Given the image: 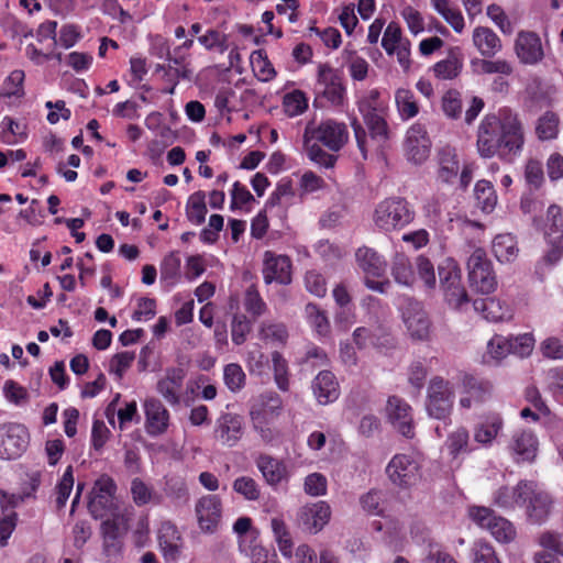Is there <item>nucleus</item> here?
<instances>
[{"label":"nucleus","instance_id":"1","mask_svg":"<svg viewBox=\"0 0 563 563\" xmlns=\"http://www.w3.org/2000/svg\"><path fill=\"white\" fill-rule=\"evenodd\" d=\"M525 135L516 115L506 113L503 119L495 115L485 117L477 131V152L481 157L497 156L506 163H512L520 156Z\"/></svg>","mask_w":563,"mask_h":563},{"label":"nucleus","instance_id":"2","mask_svg":"<svg viewBox=\"0 0 563 563\" xmlns=\"http://www.w3.org/2000/svg\"><path fill=\"white\" fill-rule=\"evenodd\" d=\"M357 108L363 117L372 140L384 143L388 140L389 130L386 122V106L379 99L377 89L371 90L367 96L357 102Z\"/></svg>","mask_w":563,"mask_h":563},{"label":"nucleus","instance_id":"3","mask_svg":"<svg viewBox=\"0 0 563 563\" xmlns=\"http://www.w3.org/2000/svg\"><path fill=\"white\" fill-rule=\"evenodd\" d=\"M455 393L453 385L441 376L430 379L424 407L430 418L446 420L452 411Z\"/></svg>","mask_w":563,"mask_h":563},{"label":"nucleus","instance_id":"4","mask_svg":"<svg viewBox=\"0 0 563 563\" xmlns=\"http://www.w3.org/2000/svg\"><path fill=\"white\" fill-rule=\"evenodd\" d=\"M440 286L446 303L456 310H463L470 298L461 283V269L452 260L445 261L438 269Z\"/></svg>","mask_w":563,"mask_h":563},{"label":"nucleus","instance_id":"5","mask_svg":"<svg viewBox=\"0 0 563 563\" xmlns=\"http://www.w3.org/2000/svg\"><path fill=\"white\" fill-rule=\"evenodd\" d=\"M412 219L413 212L402 198H389L382 201L374 213L375 224L384 231L401 229Z\"/></svg>","mask_w":563,"mask_h":563},{"label":"nucleus","instance_id":"6","mask_svg":"<svg viewBox=\"0 0 563 563\" xmlns=\"http://www.w3.org/2000/svg\"><path fill=\"white\" fill-rule=\"evenodd\" d=\"M468 516L477 526L487 529L500 543H509L516 538L514 525L506 518L496 516L488 507L472 506L468 508Z\"/></svg>","mask_w":563,"mask_h":563},{"label":"nucleus","instance_id":"7","mask_svg":"<svg viewBox=\"0 0 563 563\" xmlns=\"http://www.w3.org/2000/svg\"><path fill=\"white\" fill-rule=\"evenodd\" d=\"M360 268L364 272V283L368 289L385 294L390 287L388 279L375 280L372 277H382L386 271L385 260L373 249L360 247L355 254Z\"/></svg>","mask_w":563,"mask_h":563},{"label":"nucleus","instance_id":"8","mask_svg":"<svg viewBox=\"0 0 563 563\" xmlns=\"http://www.w3.org/2000/svg\"><path fill=\"white\" fill-rule=\"evenodd\" d=\"M303 139H313L330 151L338 152L346 144L349 131L344 123L328 119L319 125L309 122L306 125Z\"/></svg>","mask_w":563,"mask_h":563},{"label":"nucleus","instance_id":"9","mask_svg":"<svg viewBox=\"0 0 563 563\" xmlns=\"http://www.w3.org/2000/svg\"><path fill=\"white\" fill-rule=\"evenodd\" d=\"M30 444L27 428L18 422L0 424V459L16 460L26 451Z\"/></svg>","mask_w":563,"mask_h":563},{"label":"nucleus","instance_id":"10","mask_svg":"<svg viewBox=\"0 0 563 563\" xmlns=\"http://www.w3.org/2000/svg\"><path fill=\"white\" fill-rule=\"evenodd\" d=\"M533 344L534 339L528 333L517 336L496 334L487 343V354L495 361H500L509 354L525 357L532 352Z\"/></svg>","mask_w":563,"mask_h":563},{"label":"nucleus","instance_id":"11","mask_svg":"<svg viewBox=\"0 0 563 563\" xmlns=\"http://www.w3.org/2000/svg\"><path fill=\"white\" fill-rule=\"evenodd\" d=\"M468 280L473 288L482 294L495 290L497 282L492 263L483 249H476L467 261Z\"/></svg>","mask_w":563,"mask_h":563},{"label":"nucleus","instance_id":"12","mask_svg":"<svg viewBox=\"0 0 563 563\" xmlns=\"http://www.w3.org/2000/svg\"><path fill=\"white\" fill-rule=\"evenodd\" d=\"M400 310L410 336L415 340H426L430 333L431 321L422 302L413 298H405Z\"/></svg>","mask_w":563,"mask_h":563},{"label":"nucleus","instance_id":"13","mask_svg":"<svg viewBox=\"0 0 563 563\" xmlns=\"http://www.w3.org/2000/svg\"><path fill=\"white\" fill-rule=\"evenodd\" d=\"M132 508H124L123 514L106 519L101 523L103 550L108 556L117 555L122 547V538L129 529Z\"/></svg>","mask_w":563,"mask_h":563},{"label":"nucleus","instance_id":"14","mask_svg":"<svg viewBox=\"0 0 563 563\" xmlns=\"http://www.w3.org/2000/svg\"><path fill=\"white\" fill-rule=\"evenodd\" d=\"M514 51L518 60L527 66L538 65L545 56L541 37L533 31L518 32Z\"/></svg>","mask_w":563,"mask_h":563},{"label":"nucleus","instance_id":"15","mask_svg":"<svg viewBox=\"0 0 563 563\" xmlns=\"http://www.w3.org/2000/svg\"><path fill=\"white\" fill-rule=\"evenodd\" d=\"M386 473L393 484L408 487L419 478V464L410 455L397 454L388 463Z\"/></svg>","mask_w":563,"mask_h":563},{"label":"nucleus","instance_id":"16","mask_svg":"<svg viewBox=\"0 0 563 563\" xmlns=\"http://www.w3.org/2000/svg\"><path fill=\"white\" fill-rule=\"evenodd\" d=\"M404 147L407 158L415 164L429 157L431 141L423 124L415 123L407 130Z\"/></svg>","mask_w":563,"mask_h":563},{"label":"nucleus","instance_id":"17","mask_svg":"<svg viewBox=\"0 0 563 563\" xmlns=\"http://www.w3.org/2000/svg\"><path fill=\"white\" fill-rule=\"evenodd\" d=\"M213 435L222 445L232 448L243 435V419L231 412H222L216 420Z\"/></svg>","mask_w":563,"mask_h":563},{"label":"nucleus","instance_id":"18","mask_svg":"<svg viewBox=\"0 0 563 563\" xmlns=\"http://www.w3.org/2000/svg\"><path fill=\"white\" fill-rule=\"evenodd\" d=\"M196 515L201 531L213 533L217 531L222 517V504L218 496L207 495L196 504Z\"/></svg>","mask_w":563,"mask_h":563},{"label":"nucleus","instance_id":"19","mask_svg":"<svg viewBox=\"0 0 563 563\" xmlns=\"http://www.w3.org/2000/svg\"><path fill=\"white\" fill-rule=\"evenodd\" d=\"M387 412L393 427L405 438L415 437V424L411 413V407L401 398L389 397L387 401Z\"/></svg>","mask_w":563,"mask_h":563},{"label":"nucleus","instance_id":"20","mask_svg":"<svg viewBox=\"0 0 563 563\" xmlns=\"http://www.w3.org/2000/svg\"><path fill=\"white\" fill-rule=\"evenodd\" d=\"M532 493V482L520 481L516 486H501L493 494V503L499 508L511 510L527 504Z\"/></svg>","mask_w":563,"mask_h":563},{"label":"nucleus","instance_id":"21","mask_svg":"<svg viewBox=\"0 0 563 563\" xmlns=\"http://www.w3.org/2000/svg\"><path fill=\"white\" fill-rule=\"evenodd\" d=\"M331 508L325 501L303 506L298 512V522L303 530L318 533L329 522Z\"/></svg>","mask_w":563,"mask_h":563},{"label":"nucleus","instance_id":"22","mask_svg":"<svg viewBox=\"0 0 563 563\" xmlns=\"http://www.w3.org/2000/svg\"><path fill=\"white\" fill-rule=\"evenodd\" d=\"M318 82L323 87V97L333 106H340L344 101L345 88L341 76L328 64L319 65Z\"/></svg>","mask_w":563,"mask_h":563},{"label":"nucleus","instance_id":"23","mask_svg":"<svg viewBox=\"0 0 563 563\" xmlns=\"http://www.w3.org/2000/svg\"><path fill=\"white\" fill-rule=\"evenodd\" d=\"M264 280L266 284L277 282L288 285L291 282V262L286 255H274L271 252L265 253L264 261Z\"/></svg>","mask_w":563,"mask_h":563},{"label":"nucleus","instance_id":"24","mask_svg":"<svg viewBox=\"0 0 563 563\" xmlns=\"http://www.w3.org/2000/svg\"><path fill=\"white\" fill-rule=\"evenodd\" d=\"M508 449L516 462H531L537 454L538 440L533 432L518 430L512 434Z\"/></svg>","mask_w":563,"mask_h":563},{"label":"nucleus","instance_id":"25","mask_svg":"<svg viewBox=\"0 0 563 563\" xmlns=\"http://www.w3.org/2000/svg\"><path fill=\"white\" fill-rule=\"evenodd\" d=\"M145 410V427L150 435L163 434L169 422V412L161 400L156 398L146 399L144 402Z\"/></svg>","mask_w":563,"mask_h":563},{"label":"nucleus","instance_id":"26","mask_svg":"<svg viewBox=\"0 0 563 563\" xmlns=\"http://www.w3.org/2000/svg\"><path fill=\"white\" fill-rule=\"evenodd\" d=\"M311 389L320 405L331 404L340 396L339 383L330 371H320L311 383Z\"/></svg>","mask_w":563,"mask_h":563},{"label":"nucleus","instance_id":"27","mask_svg":"<svg viewBox=\"0 0 563 563\" xmlns=\"http://www.w3.org/2000/svg\"><path fill=\"white\" fill-rule=\"evenodd\" d=\"M552 500L549 494L538 489L537 485L532 482V493L527 498V517L530 522L536 525L543 523L551 510Z\"/></svg>","mask_w":563,"mask_h":563},{"label":"nucleus","instance_id":"28","mask_svg":"<svg viewBox=\"0 0 563 563\" xmlns=\"http://www.w3.org/2000/svg\"><path fill=\"white\" fill-rule=\"evenodd\" d=\"M503 428V418L497 413L489 415L474 427V440L478 444L489 448L493 445L494 440L498 437Z\"/></svg>","mask_w":563,"mask_h":563},{"label":"nucleus","instance_id":"29","mask_svg":"<svg viewBox=\"0 0 563 563\" xmlns=\"http://www.w3.org/2000/svg\"><path fill=\"white\" fill-rule=\"evenodd\" d=\"M474 310L493 322L504 321L511 318L512 312L508 305L496 298H478L473 301Z\"/></svg>","mask_w":563,"mask_h":563},{"label":"nucleus","instance_id":"30","mask_svg":"<svg viewBox=\"0 0 563 563\" xmlns=\"http://www.w3.org/2000/svg\"><path fill=\"white\" fill-rule=\"evenodd\" d=\"M185 378V372L181 368H169L166 372V376L158 380L157 391L165 398L170 405L179 404V390L183 386Z\"/></svg>","mask_w":563,"mask_h":563},{"label":"nucleus","instance_id":"31","mask_svg":"<svg viewBox=\"0 0 563 563\" xmlns=\"http://www.w3.org/2000/svg\"><path fill=\"white\" fill-rule=\"evenodd\" d=\"M473 44L482 56L490 58L503 48L499 36L489 27L477 26L473 31Z\"/></svg>","mask_w":563,"mask_h":563},{"label":"nucleus","instance_id":"32","mask_svg":"<svg viewBox=\"0 0 563 563\" xmlns=\"http://www.w3.org/2000/svg\"><path fill=\"white\" fill-rule=\"evenodd\" d=\"M256 466L269 485L279 484L286 476L284 463L267 454H261L257 457Z\"/></svg>","mask_w":563,"mask_h":563},{"label":"nucleus","instance_id":"33","mask_svg":"<svg viewBox=\"0 0 563 563\" xmlns=\"http://www.w3.org/2000/svg\"><path fill=\"white\" fill-rule=\"evenodd\" d=\"M88 508L91 516L96 519H103L108 516L114 517V514H123V510L115 505V499L112 495L91 494Z\"/></svg>","mask_w":563,"mask_h":563},{"label":"nucleus","instance_id":"34","mask_svg":"<svg viewBox=\"0 0 563 563\" xmlns=\"http://www.w3.org/2000/svg\"><path fill=\"white\" fill-rule=\"evenodd\" d=\"M439 174L438 177L443 183H452L456 178L460 165L456 158L455 150L445 146L439 151Z\"/></svg>","mask_w":563,"mask_h":563},{"label":"nucleus","instance_id":"35","mask_svg":"<svg viewBox=\"0 0 563 563\" xmlns=\"http://www.w3.org/2000/svg\"><path fill=\"white\" fill-rule=\"evenodd\" d=\"M394 280L402 286H411L416 279L412 264L404 253H396L390 267Z\"/></svg>","mask_w":563,"mask_h":563},{"label":"nucleus","instance_id":"36","mask_svg":"<svg viewBox=\"0 0 563 563\" xmlns=\"http://www.w3.org/2000/svg\"><path fill=\"white\" fill-rule=\"evenodd\" d=\"M473 71L478 75L499 74L510 76L514 73V66L506 59H488V58H474L471 60Z\"/></svg>","mask_w":563,"mask_h":563},{"label":"nucleus","instance_id":"37","mask_svg":"<svg viewBox=\"0 0 563 563\" xmlns=\"http://www.w3.org/2000/svg\"><path fill=\"white\" fill-rule=\"evenodd\" d=\"M492 249L496 258L501 263L514 261L519 251L516 238L509 233L496 235Z\"/></svg>","mask_w":563,"mask_h":563},{"label":"nucleus","instance_id":"38","mask_svg":"<svg viewBox=\"0 0 563 563\" xmlns=\"http://www.w3.org/2000/svg\"><path fill=\"white\" fill-rule=\"evenodd\" d=\"M395 102L401 120H409L419 113V106L415 93L406 88H399L395 92Z\"/></svg>","mask_w":563,"mask_h":563},{"label":"nucleus","instance_id":"39","mask_svg":"<svg viewBox=\"0 0 563 563\" xmlns=\"http://www.w3.org/2000/svg\"><path fill=\"white\" fill-rule=\"evenodd\" d=\"M431 4L456 33L464 30L465 23L461 11L452 7L449 0H431Z\"/></svg>","mask_w":563,"mask_h":563},{"label":"nucleus","instance_id":"40","mask_svg":"<svg viewBox=\"0 0 563 563\" xmlns=\"http://www.w3.org/2000/svg\"><path fill=\"white\" fill-rule=\"evenodd\" d=\"M474 196L477 207L484 212L489 213L494 210L497 203V195L490 181L484 179L478 180L474 188Z\"/></svg>","mask_w":563,"mask_h":563},{"label":"nucleus","instance_id":"41","mask_svg":"<svg viewBox=\"0 0 563 563\" xmlns=\"http://www.w3.org/2000/svg\"><path fill=\"white\" fill-rule=\"evenodd\" d=\"M461 69L462 60L455 49H452L445 59L438 62L433 66L435 77L443 80L455 78Z\"/></svg>","mask_w":563,"mask_h":563},{"label":"nucleus","instance_id":"42","mask_svg":"<svg viewBox=\"0 0 563 563\" xmlns=\"http://www.w3.org/2000/svg\"><path fill=\"white\" fill-rule=\"evenodd\" d=\"M463 387L465 394L473 397L475 404L486 400L492 393V385L487 380L478 379L471 375H465L463 378Z\"/></svg>","mask_w":563,"mask_h":563},{"label":"nucleus","instance_id":"43","mask_svg":"<svg viewBox=\"0 0 563 563\" xmlns=\"http://www.w3.org/2000/svg\"><path fill=\"white\" fill-rule=\"evenodd\" d=\"M130 492L134 504L139 507L150 503H161V497L139 477L132 479Z\"/></svg>","mask_w":563,"mask_h":563},{"label":"nucleus","instance_id":"44","mask_svg":"<svg viewBox=\"0 0 563 563\" xmlns=\"http://www.w3.org/2000/svg\"><path fill=\"white\" fill-rule=\"evenodd\" d=\"M205 198L206 196L202 191H197L192 194L187 201V218L195 224H201L205 222L207 214Z\"/></svg>","mask_w":563,"mask_h":563},{"label":"nucleus","instance_id":"45","mask_svg":"<svg viewBox=\"0 0 563 563\" xmlns=\"http://www.w3.org/2000/svg\"><path fill=\"white\" fill-rule=\"evenodd\" d=\"M275 402H276V405L272 406L271 409L268 410L266 408L264 398L261 397V399H258L251 407V410H250L251 420H252L254 429L257 430L258 432L265 431V426L268 424V416H272L274 408H279V404H278L277 399L275 400Z\"/></svg>","mask_w":563,"mask_h":563},{"label":"nucleus","instance_id":"46","mask_svg":"<svg viewBox=\"0 0 563 563\" xmlns=\"http://www.w3.org/2000/svg\"><path fill=\"white\" fill-rule=\"evenodd\" d=\"M472 563H501L494 547L484 540H477L471 548Z\"/></svg>","mask_w":563,"mask_h":563},{"label":"nucleus","instance_id":"47","mask_svg":"<svg viewBox=\"0 0 563 563\" xmlns=\"http://www.w3.org/2000/svg\"><path fill=\"white\" fill-rule=\"evenodd\" d=\"M545 236H552V240L563 238V214L562 209L556 205H551L547 211Z\"/></svg>","mask_w":563,"mask_h":563},{"label":"nucleus","instance_id":"48","mask_svg":"<svg viewBox=\"0 0 563 563\" xmlns=\"http://www.w3.org/2000/svg\"><path fill=\"white\" fill-rule=\"evenodd\" d=\"M536 132L540 140L555 139L559 132V117L553 112H545L538 120Z\"/></svg>","mask_w":563,"mask_h":563},{"label":"nucleus","instance_id":"49","mask_svg":"<svg viewBox=\"0 0 563 563\" xmlns=\"http://www.w3.org/2000/svg\"><path fill=\"white\" fill-rule=\"evenodd\" d=\"M312 141L313 139H303V146L308 157L320 166H324L327 168L333 167L336 156L327 153L320 147V145L312 143Z\"/></svg>","mask_w":563,"mask_h":563},{"label":"nucleus","instance_id":"50","mask_svg":"<svg viewBox=\"0 0 563 563\" xmlns=\"http://www.w3.org/2000/svg\"><path fill=\"white\" fill-rule=\"evenodd\" d=\"M258 335L261 340L283 344L288 338V332L283 323L262 322Z\"/></svg>","mask_w":563,"mask_h":563},{"label":"nucleus","instance_id":"51","mask_svg":"<svg viewBox=\"0 0 563 563\" xmlns=\"http://www.w3.org/2000/svg\"><path fill=\"white\" fill-rule=\"evenodd\" d=\"M5 498L7 497L3 494L1 499L3 517L0 519V547L2 548L8 544V540L16 526V512L12 508L8 509L4 507L3 503Z\"/></svg>","mask_w":563,"mask_h":563},{"label":"nucleus","instance_id":"52","mask_svg":"<svg viewBox=\"0 0 563 563\" xmlns=\"http://www.w3.org/2000/svg\"><path fill=\"white\" fill-rule=\"evenodd\" d=\"M251 62L253 69L257 71L262 81H269L276 76V71L263 51L252 53Z\"/></svg>","mask_w":563,"mask_h":563},{"label":"nucleus","instance_id":"53","mask_svg":"<svg viewBox=\"0 0 563 563\" xmlns=\"http://www.w3.org/2000/svg\"><path fill=\"white\" fill-rule=\"evenodd\" d=\"M272 362L276 385L280 390L287 391L289 388L287 361L279 352L275 351L272 353Z\"/></svg>","mask_w":563,"mask_h":563},{"label":"nucleus","instance_id":"54","mask_svg":"<svg viewBox=\"0 0 563 563\" xmlns=\"http://www.w3.org/2000/svg\"><path fill=\"white\" fill-rule=\"evenodd\" d=\"M223 378L227 387L236 393L245 385V373L239 364L231 363L224 367Z\"/></svg>","mask_w":563,"mask_h":563},{"label":"nucleus","instance_id":"55","mask_svg":"<svg viewBox=\"0 0 563 563\" xmlns=\"http://www.w3.org/2000/svg\"><path fill=\"white\" fill-rule=\"evenodd\" d=\"M468 431L464 428H459L449 435L448 448L450 454L453 455V457H457L461 453L471 452L472 449L468 446Z\"/></svg>","mask_w":563,"mask_h":563},{"label":"nucleus","instance_id":"56","mask_svg":"<svg viewBox=\"0 0 563 563\" xmlns=\"http://www.w3.org/2000/svg\"><path fill=\"white\" fill-rule=\"evenodd\" d=\"M402 40L401 29L398 23L390 22L383 35L382 46L388 55H393L400 44L405 43Z\"/></svg>","mask_w":563,"mask_h":563},{"label":"nucleus","instance_id":"57","mask_svg":"<svg viewBox=\"0 0 563 563\" xmlns=\"http://www.w3.org/2000/svg\"><path fill=\"white\" fill-rule=\"evenodd\" d=\"M462 99L457 90H448L442 97V110L450 119H459L462 114Z\"/></svg>","mask_w":563,"mask_h":563},{"label":"nucleus","instance_id":"58","mask_svg":"<svg viewBox=\"0 0 563 563\" xmlns=\"http://www.w3.org/2000/svg\"><path fill=\"white\" fill-rule=\"evenodd\" d=\"M180 256L177 252H170L167 254L161 264L162 279L175 283L180 275Z\"/></svg>","mask_w":563,"mask_h":563},{"label":"nucleus","instance_id":"59","mask_svg":"<svg viewBox=\"0 0 563 563\" xmlns=\"http://www.w3.org/2000/svg\"><path fill=\"white\" fill-rule=\"evenodd\" d=\"M74 487L73 467L68 466L56 486V506L58 509L66 505Z\"/></svg>","mask_w":563,"mask_h":563},{"label":"nucleus","instance_id":"60","mask_svg":"<svg viewBox=\"0 0 563 563\" xmlns=\"http://www.w3.org/2000/svg\"><path fill=\"white\" fill-rule=\"evenodd\" d=\"M165 494L177 504H183L188 500V489L186 483L180 477H169L165 483Z\"/></svg>","mask_w":563,"mask_h":563},{"label":"nucleus","instance_id":"61","mask_svg":"<svg viewBox=\"0 0 563 563\" xmlns=\"http://www.w3.org/2000/svg\"><path fill=\"white\" fill-rule=\"evenodd\" d=\"M233 489L235 493L242 495L247 500H257L261 492L255 479L249 476L238 477L233 482Z\"/></svg>","mask_w":563,"mask_h":563},{"label":"nucleus","instance_id":"62","mask_svg":"<svg viewBox=\"0 0 563 563\" xmlns=\"http://www.w3.org/2000/svg\"><path fill=\"white\" fill-rule=\"evenodd\" d=\"M306 313L310 324L316 329L320 335H327L330 330L329 320L323 311L313 303L306 306Z\"/></svg>","mask_w":563,"mask_h":563},{"label":"nucleus","instance_id":"63","mask_svg":"<svg viewBox=\"0 0 563 563\" xmlns=\"http://www.w3.org/2000/svg\"><path fill=\"white\" fill-rule=\"evenodd\" d=\"M308 107L303 92L296 90L285 96L284 109L287 115L296 117L301 114Z\"/></svg>","mask_w":563,"mask_h":563},{"label":"nucleus","instance_id":"64","mask_svg":"<svg viewBox=\"0 0 563 563\" xmlns=\"http://www.w3.org/2000/svg\"><path fill=\"white\" fill-rule=\"evenodd\" d=\"M252 329L251 321L244 314H234L231 323V336L233 343L241 345Z\"/></svg>","mask_w":563,"mask_h":563}]
</instances>
